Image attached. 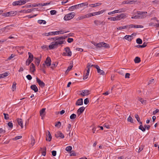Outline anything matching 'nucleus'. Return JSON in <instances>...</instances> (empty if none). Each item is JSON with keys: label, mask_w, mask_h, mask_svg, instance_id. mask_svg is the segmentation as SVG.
Returning <instances> with one entry per match:
<instances>
[{"label": "nucleus", "mask_w": 159, "mask_h": 159, "mask_svg": "<svg viewBox=\"0 0 159 159\" xmlns=\"http://www.w3.org/2000/svg\"><path fill=\"white\" fill-rule=\"evenodd\" d=\"M64 51V52L62 54L63 56L68 57H70L71 56L72 52L69 47H67L65 48Z\"/></svg>", "instance_id": "1"}, {"label": "nucleus", "mask_w": 159, "mask_h": 159, "mask_svg": "<svg viewBox=\"0 0 159 159\" xmlns=\"http://www.w3.org/2000/svg\"><path fill=\"white\" fill-rule=\"evenodd\" d=\"M75 16V14L74 12H71L66 15L64 19L65 20H68L73 18Z\"/></svg>", "instance_id": "2"}, {"label": "nucleus", "mask_w": 159, "mask_h": 159, "mask_svg": "<svg viewBox=\"0 0 159 159\" xmlns=\"http://www.w3.org/2000/svg\"><path fill=\"white\" fill-rule=\"evenodd\" d=\"M67 37V36H61L58 37L57 41L55 42L57 43V44L58 46L59 45H61L63 43V42L65 41L64 40Z\"/></svg>", "instance_id": "3"}, {"label": "nucleus", "mask_w": 159, "mask_h": 159, "mask_svg": "<svg viewBox=\"0 0 159 159\" xmlns=\"http://www.w3.org/2000/svg\"><path fill=\"white\" fill-rule=\"evenodd\" d=\"M125 14L122 13L117 16L113 17V21L119 20L125 17Z\"/></svg>", "instance_id": "4"}, {"label": "nucleus", "mask_w": 159, "mask_h": 159, "mask_svg": "<svg viewBox=\"0 0 159 159\" xmlns=\"http://www.w3.org/2000/svg\"><path fill=\"white\" fill-rule=\"evenodd\" d=\"M17 12L16 11H11L6 13H4V16H14L16 14Z\"/></svg>", "instance_id": "5"}, {"label": "nucleus", "mask_w": 159, "mask_h": 159, "mask_svg": "<svg viewBox=\"0 0 159 159\" xmlns=\"http://www.w3.org/2000/svg\"><path fill=\"white\" fill-rule=\"evenodd\" d=\"M128 26V29H129L130 28H143V25H134L133 24H131L129 25H127Z\"/></svg>", "instance_id": "6"}, {"label": "nucleus", "mask_w": 159, "mask_h": 159, "mask_svg": "<svg viewBox=\"0 0 159 159\" xmlns=\"http://www.w3.org/2000/svg\"><path fill=\"white\" fill-rule=\"evenodd\" d=\"M138 13L139 16L142 17H140L141 19L145 18L147 16L146 14L147 12L146 11H138Z\"/></svg>", "instance_id": "7"}, {"label": "nucleus", "mask_w": 159, "mask_h": 159, "mask_svg": "<svg viewBox=\"0 0 159 159\" xmlns=\"http://www.w3.org/2000/svg\"><path fill=\"white\" fill-rule=\"evenodd\" d=\"M57 47L58 45L57 44V43L55 41L52 42L51 44L49 46V47L50 49H52L57 48Z\"/></svg>", "instance_id": "8"}, {"label": "nucleus", "mask_w": 159, "mask_h": 159, "mask_svg": "<svg viewBox=\"0 0 159 159\" xmlns=\"http://www.w3.org/2000/svg\"><path fill=\"white\" fill-rule=\"evenodd\" d=\"M36 81L41 87L43 88L44 87L45 85L44 83L37 77L36 78Z\"/></svg>", "instance_id": "9"}, {"label": "nucleus", "mask_w": 159, "mask_h": 159, "mask_svg": "<svg viewBox=\"0 0 159 159\" xmlns=\"http://www.w3.org/2000/svg\"><path fill=\"white\" fill-rule=\"evenodd\" d=\"M55 136L57 138L60 137L62 139H63L64 138V134L60 132H57L55 134Z\"/></svg>", "instance_id": "10"}, {"label": "nucleus", "mask_w": 159, "mask_h": 159, "mask_svg": "<svg viewBox=\"0 0 159 159\" xmlns=\"http://www.w3.org/2000/svg\"><path fill=\"white\" fill-rule=\"evenodd\" d=\"M22 0H19L17 1H14L12 3V5L13 6H20L22 5Z\"/></svg>", "instance_id": "11"}, {"label": "nucleus", "mask_w": 159, "mask_h": 159, "mask_svg": "<svg viewBox=\"0 0 159 159\" xmlns=\"http://www.w3.org/2000/svg\"><path fill=\"white\" fill-rule=\"evenodd\" d=\"M89 94V91L88 90H84L82 91L80 95H82L83 96H84L86 95H88Z\"/></svg>", "instance_id": "12"}, {"label": "nucleus", "mask_w": 159, "mask_h": 159, "mask_svg": "<svg viewBox=\"0 0 159 159\" xmlns=\"http://www.w3.org/2000/svg\"><path fill=\"white\" fill-rule=\"evenodd\" d=\"M51 61L50 57H48L46 59V61H45V63L47 66H49L51 65Z\"/></svg>", "instance_id": "13"}, {"label": "nucleus", "mask_w": 159, "mask_h": 159, "mask_svg": "<svg viewBox=\"0 0 159 159\" xmlns=\"http://www.w3.org/2000/svg\"><path fill=\"white\" fill-rule=\"evenodd\" d=\"M85 109V107H80L77 111V112L78 115H80L82 113Z\"/></svg>", "instance_id": "14"}, {"label": "nucleus", "mask_w": 159, "mask_h": 159, "mask_svg": "<svg viewBox=\"0 0 159 159\" xmlns=\"http://www.w3.org/2000/svg\"><path fill=\"white\" fill-rule=\"evenodd\" d=\"M46 135V140L48 141L49 142L51 140L52 138L51 134L49 131H48V133Z\"/></svg>", "instance_id": "15"}, {"label": "nucleus", "mask_w": 159, "mask_h": 159, "mask_svg": "<svg viewBox=\"0 0 159 159\" xmlns=\"http://www.w3.org/2000/svg\"><path fill=\"white\" fill-rule=\"evenodd\" d=\"M83 102L82 98L79 99L76 101L75 105L76 106H80L83 105Z\"/></svg>", "instance_id": "16"}, {"label": "nucleus", "mask_w": 159, "mask_h": 159, "mask_svg": "<svg viewBox=\"0 0 159 159\" xmlns=\"http://www.w3.org/2000/svg\"><path fill=\"white\" fill-rule=\"evenodd\" d=\"M41 57V55H40L39 57H34V59H35V62L37 66H39L40 63Z\"/></svg>", "instance_id": "17"}, {"label": "nucleus", "mask_w": 159, "mask_h": 159, "mask_svg": "<svg viewBox=\"0 0 159 159\" xmlns=\"http://www.w3.org/2000/svg\"><path fill=\"white\" fill-rule=\"evenodd\" d=\"M93 15L91 13H89L86 15H82L81 16V18L84 19L86 18H88L92 16Z\"/></svg>", "instance_id": "18"}, {"label": "nucleus", "mask_w": 159, "mask_h": 159, "mask_svg": "<svg viewBox=\"0 0 159 159\" xmlns=\"http://www.w3.org/2000/svg\"><path fill=\"white\" fill-rule=\"evenodd\" d=\"M105 10H101L100 11H98L97 12H94L92 13H91V14L93 15L92 16L98 15L102 13Z\"/></svg>", "instance_id": "19"}, {"label": "nucleus", "mask_w": 159, "mask_h": 159, "mask_svg": "<svg viewBox=\"0 0 159 159\" xmlns=\"http://www.w3.org/2000/svg\"><path fill=\"white\" fill-rule=\"evenodd\" d=\"M31 89L34 90L35 92H37L38 91V89L36 86L35 84H33L31 86Z\"/></svg>", "instance_id": "20"}, {"label": "nucleus", "mask_w": 159, "mask_h": 159, "mask_svg": "<svg viewBox=\"0 0 159 159\" xmlns=\"http://www.w3.org/2000/svg\"><path fill=\"white\" fill-rule=\"evenodd\" d=\"M30 70L32 72H34L35 71V66L33 63H32L30 66Z\"/></svg>", "instance_id": "21"}, {"label": "nucleus", "mask_w": 159, "mask_h": 159, "mask_svg": "<svg viewBox=\"0 0 159 159\" xmlns=\"http://www.w3.org/2000/svg\"><path fill=\"white\" fill-rule=\"evenodd\" d=\"M46 109L43 108L40 111V114L42 117H43L45 115V111Z\"/></svg>", "instance_id": "22"}, {"label": "nucleus", "mask_w": 159, "mask_h": 159, "mask_svg": "<svg viewBox=\"0 0 159 159\" xmlns=\"http://www.w3.org/2000/svg\"><path fill=\"white\" fill-rule=\"evenodd\" d=\"M17 121L18 124L20 126L21 128H22L23 127V125L22 119H21L18 118L17 119Z\"/></svg>", "instance_id": "23"}, {"label": "nucleus", "mask_w": 159, "mask_h": 159, "mask_svg": "<svg viewBox=\"0 0 159 159\" xmlns=\"http://www.w3.org/2000/svg\"><path fill=\"white\" fill-rule=\"evenodd\" d=\"M101 5V3H98L94 4H90L89 5V6L92 7H95L97 6H99Z\"/></svg>", "instance_id": "24"}, {"label": "nucleus", "mask_w": 159, "mask_h": 159, "mask_svg": "<svg viewBox=\"0 0 159 159\" xmlns=\"http://www.w3.org/2000/svg\"><path fill=\"white\" fill-rule=\"evenodd\" d=\"M9 75V73L7 72H4L3 73L0 74V79L4 78Z\"/></svg>", "instance_id": "25"}, {"label": "nucleus", "mask_w": 159, "mask_h": 159, "mask_svg": "<svg viewBox=\"0 0 159 159\" xmlns=\"http://www.w3.org/2000/svg\"><path fill=\"white\" fill-rule=\"evenodd\" d=\"M124 38L128 41H131L133 39V37L131 35H125Z\"/></svg>", "instance_id": "26"}, {"label": "nucleus", "mask_w": 159, "mask_h": 159, "mask_svg": "<svg viewBox=\"0 0 159 159\" xmlns=\"http://www.w3.org/2000/svg\"><path fill=\"white\" fill-rule=\"evenodd\" d=\"M78 8V6H77V5H76L70 7L69 8V10L70 11H72L75 9H77Z\"/></svg>", "instance_id": "27"}, {"label": "nucleus", "mask_w": 159, "mask_h": 159, "mask_svg": "<svg viewBox=\"0 0 159 159\" xmlns=\"http://www.w3.org/2000/svg\"><path fill=\"white\" fill-rule=\"evenodd\" d=\"M147 46V43L146 42H144L143 45H138L136 46L138 48H143Z\"/></svg>", "instance_id": "28"}, {"label": "nucleus", "mask_w": 159, "mask_h": 159, "mask_svg": "<svg viewBox=\"0 0 159 159\" xmlns=\"http://www.w3.org/2000/svg\"><path fill=\"white\" fill-rule=\"evenodd\" d=\"M72 67L73 65H72L69 66L68 67L67 70L65 71V74L67 75L68 73L72 69Z\"/></svg>", "instance_id": "29"}, {"label": "nucleus", "mask_w": 159, "mask_h": 159, "mask_svg": "<svg viewBox=\"0 0 159 159\" xmlns=\"http://www.w3.org/2000/svg\"><path fill=\"white\" fill-rule=\"evenodd\" d=\"M28 54L29 55V57L28 59H30L31 60H33L34 56L30 52H29L28 53Z\"/></svg>", "instance_id": "30"}, {"label": "nucleus", "mask_w": 159, "mask_h": 159, "mask_svg": "<svg viewBox=\"0 0 159 159\" xmlns=\"http://www.w3.org/2000/svg\"><path fill=\"white\" fill-rule=\"evenodd\" d=\"M103 22H102L100 20H95L94 21V24L97 25H100L102 24Z\"/></svg>", "instance_id": "31"}, {"label": "nucleus", "mask_w": 159, "mask_h": 159, "mask_svg": "<svg viewBox=\"0 0 159 159\" xmlns=\"http://www.w3.org/2000/svg\"><path fill=\"white\" fill-rule=\"evenodd\" d=\"M128 29V26L127 25L123 26H120L117 28V30H121L122 29Z\"/></svg>", "instance_id": "32"}, {"label": "nucleus", "mask_w": 159, "mask_h": 159, "mask_svg": "<svg viewBox=\"0 0 159 159\" xmlns=\"http://www.w3.org/2000/svg\"><path fill=\"white\" fill-rule=\"evenodd\" d=\"M140 61V59L139 57H136L134 59V61L136 63H139Z\"/></svg>", "instance_id": "33"}, {"label": "nucleus", "mask_w": 159, "mask_h": 159, "mask_svg": "<svg viewBox=\"0 0 159 159\" xmlns=\"http://www.w3.org/2000/svg\"><path fill=\"white\" fill-rule=\"evenodd\" d=\"M16 83L15 82H14L13 83V84L11 87V89L13 91H14L16 90Z\"/></svg>", "instance_id": "34"}, {"label": "nucleus", "mask_w": 159, "mask_h": 159, "mask_svg": "<svg viewBox=\"0 0 159 159\" xmlns=\"http://www.w3.org/2000/svg\"><path fill=\"white\" fill-rule=\"evenodd\" d=\"M102 47H104L105 48H109L110 46L109 45L106 43L102 42Z\"/></svg>", "instance_id": "35"}, {"label": "nucleus", "mask_w": 159, "mask_h": 159, "mask_svg": "<svg viewBox=\"0 0 159 159\" xmlns=\"http://www.w3.org/2000/svg\"><path fill=\"white\" fill-rule=\"evenodd\" d=\"M33 61L30 59H28L26 61V65L29 66Z\"/></svg>", "instance_id": "36"}, {"label": "nucleus", "mask_w": 159, "mask_h": 159, "mask_svg": "<svg viewBox=\"0 0 159 159\" xmlns=\"http://www.w3.org/2000/svg\"><path fill=\"white\" fill-rule=\"evenodd\" d=\"M72 149V147L71 146L67 147L65 149V150L67 152H70Z\"/></svg>", "instance_id": "37"}, {"label": "nucleus", "mask_w": 159, "mask_h": 159, "mask_svg": "<svg viewBox=\"0 0 159 159\" xmlns=\"http://www.w3.org/2000/svg\"><path fill=\"white\" fill-rule=\"evenodd\" d=\"M46 148L45 147H44L43 148V150L42 151V155L43 156H45L46 154Z\"/></svg>", "instance_id": "38"}, {"label": "nucleus", "mask_w": 159, "mask_h": 159, "mask_svg": "<svg viewBox=\"0 0 159 159\" xmlns=\"http://www.w3.org/2000/svg\"><path fill=\"white\" fill-rule=\"evenodd\" d=\"M97 72L100 75H105L104 71L103 70H101L100 69V70H99Z\"/></svg>", "instance_id": "39"}, {"label": "nucleus", "mask_w": 159, "mask_h": 159, "mask_svg": "<svg viewBox=\"0 0 159 159\" xmlns=\"http://www.w3.org/2000/svg\"><path fill=\"white\" fill-rule=\"evenodd\" d=\"M136 43L139 44H141L142 43V39L140 38L137 39L136 40Z\"/></svg>", "instance_id": "40"}, {"label": "nucleus", "mask_w": 159, "mask_h": 159, "mask_svg": "<svg viewBox=\"0 0 159 159\" xmlns=\"http://www.w3.org/2000/svg\"><path fill=\"white\" fill-rule=\"evenodd\" d=\"M139 129H141L143 132H144L145 131V128L143 127L142 125H140L139 126Z\"/></svg>", "instance_id": "41"}, {"label": "nucleus", "mask_w": 159, "mask_h": 159, "mask_svg": "<svg viewBox=\"0 0 159 159\" xmlns=\"http://www.w3.org/2000/svg\"><path fill=\"white\" fill-rule=\"evenodd\" d=\"M76 115L75 114H73L71 115L70 116V118L71 119H74L75 118Z\"/></svg>", "instance_id": "42"}, {"label": "nucleus", "mask_w": 159, "mask_h": 159, "mask_svg": "<svg viewBox=\"0 0 159 159\" xmlns=\"http://www.w3.org/2000/svg\"><path fill=\"white\" fill-rule=\"evenodd\" d=\"M138 100L142 104H145L146 103L145 100H144L143 99L141 98H139Z\"/></svg>", "instance_id": "43"}, {"label": "nucleus", "mask_w": 159, "mask_h": 159, "mask_svg": "<svg viewBox=\"0 0 159 159\" xmlns=\"http://www.w3.org/2000/svg\"><path fill=\"white\" fill-rule=\"evenodd\" d=\"M127 120L128 121L130 122L131 123H133V119L132 117L130 116H129Z\"/></svg>", "instance_id": "44"}, {"label": "nucleus", "mask_w": 159, "mask_h": 159, "mask_svg": "<svg viewBox=\"0 0 159 159\" xmlns=\"http://www.w3.org/2000/svg\"><path fill=\"white\" fill-rule=\"evenodd\" d=\"M35 143V139L33 137H31V145L32 146H33Z\"/></svg>", "instance_id": "45"}, {"label": "nucleus", "mask_w": 159, "mask_h": 159, "mask_svg": "<svg viewBox=\"0 0 159 159\" xmlns=\"http://www.w3.org/2000/svg\"><path fill=\"white\" fill-rule=\"evenodd\" d=\"M89 75V73H87V72L85 75L84 74V76H83V79L85 80V79H87L88 78V76Z\"/></svg>", "instance_id": "46"}, {"label": "nucleus", "mask_w": 159, "mask_h": 159, "mask_svg": "<svg viewBox=\"0 0 159 159\" xmlns=\"http://www.w3.org/2000/svg\"><path fill=\"white\" fill-rule=\"evenodd\" d=\"M140 17H140L138 14V13H137V15H135L134 16H132L131 17L132 19H139L140 18Z\"/></svg>", "instance_id": "47"}, {"label": "nucleus", "mask_w": 159, "mask_h": 159, "mask_svg": "<svg viewBox=\"0 0 159 159\" xmlns=\"http://www.w3.org/2000/svg\"><path fill=\"white\" fill-rule=\"evenodd\" d=\"M61 125V123L60 121L57 122L55 125L56 127L59 128Z\"/></svg>", "instance_id": "48"}, {"label": "nucleus", "mask_w": 159, "mask_h": 159, "mask_svg": "<svg viewBox=\"0 0 159 159\" xmlns=\"http://www.w3.org/2000/svg\"><path fill=\"white\" fill-rule=\"evenodd\" d=\"M50 14L51 15H54L56 14L57 11L56 10H52L50 11Z\"/></svg>", "instance_id": "49"}, {"label": "nucleus", "mask_w": 159, "mask_h": 159, "mask_svg": "<svg viewBox=\"0 0 159 159\" xmlns=\"http://www.w3.org/2000/svg\"><path fill=\"white\" fill-rule=\"evenodd\" d=\"M95 65H91V63H89L87 64V68H90L91 67L94 66L95 67Z\"/></svg>", "instance_id": "50"}, {"label": "nucleus", "mask_w": 159, "mask_h": 159, "mask_svg": "<svg viewBox=\"0 0 159 159\" xmlns=\"http://www.w3.org/2000/svg\"><path fill=\"white\" fill-rule=\"evenodd\" d=\"M102 42H100L98 43H97V44H96L97 45V48H101L102 47Z\"/></svg>", "instance_id": "51"}, {"label": "nucleus", "mask_w": 159, "mask_h": 159, "mask_svg": "<svg viewBox=\"0 0 159 159\" xmlns=\"http://www.w3.org/2000/svg\"><path fill=\"white\" fill-rule=\"evenodd\" d=\"M8 125L10 128L11 129L12 128L13 126V125L12 123L11 122H9L8 123Z\"/></svg>", "instance_id": "52"}, {"label": "nucleus", "mask_w": 159, "mask_h": 159, "mask_svg": "<svg viewBox=\"0 0 159 159\" xmlns=\"http://www.w3.org/2000/svg\"><path fill=\"white\" fill-rule=\"evenodd\" d=\"M37 5L36 4H30L29 5L27 6V7L29 8V7H36Z\"/></svg>", "instance_id": "53"}, {"label": "nucleus", "mask_w": 159, "mask_h": 159, "mask_svg": "<svg viewBox=\"0 0 159 159\" xmlns=\"http://www.w3.org/2000/svg\"><path fill=\"white\" fill-rule=\"evenodd\" d=\"M77 6H78V8H80V7H82L85 5L84 4V3H82L81 4H79L77 5Z\"/></svg>", "instance_id": "54"}, {"label": "nucleus", "mask_w": 159, "mask_h": 159, "mask_svg": "<svg viewBox=\"0 0 159 159\" xmlns=\"http://www.w3.org/2000/svg\"><path fill=\"white\" fill-rule=\"evenodd\" d=\"M67 131L69 132H70L71 131V125L70 124H68L67 126Z\"/></svg>", "instance_id": "55"}, {"label": "nucleus", "mask_w": 159, "mask_h": 159, "mask_svg": "<svg viewBox=\"0 0 159 159\" xmlns=\"http://www.w3.org/2000/svg\"><path fill=\"white\" fill-rule=\"evenodd\" d=\"M44 35L46 36H49L50 35H52V34L51 32H48V33H46L44 34Z\"/></svg>", "instance_id": "56"}, {"label": "nucleus", "mask_w": 159, "mask_h": 159, "mask_svg": "<svg viewBox=\"0 0 159 159\" xmlns=\"http://www.w3.org/2000/svg\"><path fill=\"white\" fill-rule=\"evenodd\" d=\"M135 117L137 119V120L138 122H139V121L140 120V118L139 117L138 115V114H135Z\"/></svg>", "instance_id": "57"}, {"label": "nucleus", "mask_w": 159, "mask_h": 159, "mask_svg": "<svg viewBox=\"0 0 159 159\" xmlns=\"http://www.w3.org/2000/svg\"><path fill=\"white\" fill-rule=\"evenodd\" d=\"M4 118L6 120H8L9 119L8 115L7 114L4 113Z\"/></svg>", "instance_id": "58"}, {"label": "nucleus", "mask_w": 159, "mask_h": 159, "mask_svg": "<svg viewBox=\"0 0 159 159\" xmlns=\"http://www.w3.org/2000/svg\"><path fill=\"white\" fill-rule=\"evenodd\" d=\"M59 31H56L54 32H51L52 35H57L59 34Z\"/></svg>", "instance_id": "59"}, {"label": "nucleus", "mask_w": 159, "mask_h": 159, "mask_svg": "<svg viewBox=\"0 0 159 159\" xmlns=\"http://www.w3.org/2000/svg\"><path fill=\"white\" fill-rule=\"evenodd\" d=\"M43 67H42V70L43 72L44 73H46V71H45V64L44 63H43Z\"/></svg>", "instance_id": "60"}, {"label": "nucleus", "mask_w": 159, "mask_h": 159, "mask_svg": "<svg viewBox=\"0 0 159 159\" xmlns=\"http://www.w3.org/2000/svg\"><path fill=\"white\" fill-rule=\"evenodd\" d=\"M116 13L118 12H122L123 11V9H121L119 10H115Z\"/></svg>", "instance_id": "61"}, {"label": "nucleus", "mask_w": 159, "mask_h": 159, "mask_svg": "<svg viewBox=\"0 0 159 159\" xmlns=\"http://www.w3.org/2000/svg\"><path fill=\"white\" fill-rule=\"evenodd\" d=\"M89 102L88 98H86L84 100V103L85 104H87Z\"/></svg>", "instance_id": "62"}, {"label": "nucleus", "mask_w": 159, "mask_h": 159, "mask_svg": "<svg viewBox=\"0 0 159 159\" xmlns=\"http://www.w3.org/2000/svg\"><path fill=\"white\" fill-rule=\"evenodd\" d=\"M67 42L69 43H71L73 41V39L72 38H69L67 39Z\"/></svg>", "instance_id": "63"}, {"label": "nucleus", "mask_w": 159, "mask_h": 159, "mask_svg": "<svg viewBox=\"0 0 159 159\" xmlns=\"http://www.w3.org/2000/svg\"><path fill=\"white\" fill-rule=\"evenodd\" d=\"M26 77L27 78V79L29 80H30L32 79L31 76V75H27L26 76Z\"/></svg>", "instance_id": "64"}]
</instances>
